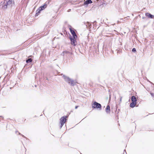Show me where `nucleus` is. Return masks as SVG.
Listing matches in <instances>:
<instances>
[{
    "label": "nucleus",
    "instance_id": "nucleus-1",
    "mask_svg": "<svg viewBox=\"0 0 154 154\" xmlns=\"http://www.w3.org/2000/svg\"><path fill=\"white\" fill-rule=\"evenodd\" d=\"M63 77L65 81L69 84H70L71 86H74L76 85V83L74 82V80L69 77L64 75H63Z\"/></svg>",
    "mask_w": 154,
    "mask_h": 154
},
{
    "label": "nucleus",
    "instance_id": "nucleus-2",
    "mask_svg": "<svg viewBox=\"0 0 154 154\" xmlns=\"http://www.w3.org/2000/svg\"><path fill=\"white\" fill-rule=\"evenodd\" d=\"M14 5V0H8L6 1V2L2 7V9L3 10H5L7 9L8 6L11 7Z\"/></svg>",
    "mask_w": 154,
    "mask_h": 154
},
{
    "label": "nucleus",
    "instance_id": "nucleus-3",
    "mask_svg": "<svg viewBox=\"0 0 154 154\" xmlns=\"http://www.w3.org/2000/svg\"><path fill=\"white\" fill-rule=\"evenodd\" d=\"M68 117L67 116H63L60 119V128H61L64 125V124L66 122L67 118Z\"/></svg>",
    "mask_w": 154,
    "mask_h": 154
},
{
    "label": "nucleus",
    "instance_id": "nucleus-4",
    "mask_svg": "<svg viewBox=\"0 0 154 154\" xmlns=\"http://www.w3.org/2000/svg\"><path fill=\"white\" fill-rule=\"evenodd\" d=\"M92 107L93 109H97L101 110L102 106L101 104L96 101H94L92 105Z\"/></svg>",
    "mask_w": 154,
    "mask_h": 154
},
{
    "label": "nucleus",
    "instance_id": "nucleus-5",
    "mask_svg": "<svg viewBox=\"0 0 154 154\" xmlns=\"http://www.w3.org/2000/svg\"><path fill=\"white\" fill-rule=\"evenodd\" d=\"M69 38L71 41V45L74 46H75L76 45V39L77 37H72V36L70 35L69 37Z\"/></svg>",
    "mask_w": 154,
    "mask_h": 154
},
{
    "label": "nucleus",
    "instance_id": "nucleus-6",
    "mask_svg": "<svg viewBox=\"0 0 154 154\" xmlns=\"http://www.w3.org/2000/svg\"><path fill=\"white\" fill-rule=\"evenodd\" d=\"M49 3V2H47L45 3L44 4V5L40 7L39 8L42 11L45 9L47 6V5Z\"/></svg>",
    "mask_w": 154,
    "mask_h": 154
},
{
    "label": "nucleus",
    "instance_id": "nucleus-7",
    "mask_svg": "<svg viewBox=\"0 0 154 154\" xmlns=\"http://www.w3.org/2000/svg\"><path fill=\"white\" fill-rule=\"evenodd\" d=\"M70 27L69 28V29L72 35V37H77V36L75 33V31L71 28V26H70Z\"/></svg>",
    "mask_w": 154,
    "mask_h": 154
},
{
    "label": "nucleus",
    "instance_id": "nucleus-8",
    "mask_svg": "<svg viewBox=\"0 0 154 154\" xmlns=\"http://www.w3.org/2000/svg\"><path fill=\"white\" fill-rule=\"evenodd\" d=\"M145 15L147 17L149 18L153 19L154 18V15L149 13H146Z\"/></svg>",
    "mask_w": 154,
    "mask_h": 154
},
{
    "label": "nucleus",
    "instance_id": "nucleus-9",
    "mask_svg": "<svg viewBox=\"0 0 154 154\" xmlns=\"http://www.w3.org/2000/svg\"><path fill=\"white\" fill-rule=\"evenodd\" d=\"M132 102L137 103V100L135 96H133L131 98Z\"/></svg>",
    "mask_w": 154,
    "mask_h": 154
},
{
    "label": "nucleus",
    "instance_id": "nucleus-10",
    "mask_svg": "<svg viewBox=\"0 0 154 154\" xmlns=\"http://www.w3.org/2000/svg\"><path fill=\"white\" fill-rule=\"evenodd\" d=\"M92 2L91 0H87L85 1L84 3V5H87L89 4L92 3Z\"/></svg>",
    "mask_w": 154,
    "mask_h": 154
},
{
    "label": "nucleus",
    "instance_id": "nucleus-11",
    "mask_svg": "<svg viewBox=\"0 0 154 154\" xmlns=\"http://www.w3.org/2000/svg\"><path fill=\"white\" fill-rule=\"evenodd\" d=\"M106 112L107 113H109L110 112V107L109 105H107L106 109Z\"/></svg>",
    "mask_w": 154,
    "mask_h": 154
},
{
    "label": "nucleus",
    "instance_id": "nucleus-12",
    "mask_svg": "<svg viewBox=\"0 0 154 154\" xmlns=\"http://www.w3.org/2000/svg\"><path fill=\"white\" fill-rule=\"evenodd\" d=\"M41 11H42L40 9V8H38L36 11V13L35 14V16L36 17L38 16L40 13Z\"/></svg>",
    "mask_w": 154,
    "mask_h": 154
},
{
    "label": "nucleus",
    "instance_id": "nucleus-13",
    "mask_svg": "<svg viewBox=\"0 0 154 154\" xmlns=\"http://www.w3.org/2000/svg\"><path fill=\"white\" fill-rule=\"evenodd\" d=\"M136 103H136L132 102L130 104V106L131 108H133L135 106Z\"/></svg>",
    "mask_w": 154,
    "mask_h": 154
},
{
    "label": "nucleus",
    "instance_id": "nucleus-14",
    "mask_svg": "<svg viewBox=\"0 0 154 154\" xmlns=\"http://www.w3.org/2000/svg\"><path fill=\"white\" fill-rule=\"evenodd\" d=\"M32 59L31 58H29L26 59V61L27 63H29L32 62Z\"/></svg>",
    "mask_w": 154,
    "mask_h": 154
},
{
    "label": "nucleus",
    "instance_id": "nucleus-15",
    "mask_svg": "<svg viewBox=\"0 0 154 154\" xmlns=\"http://www.w3.org/2000/svg\"><path fill=\"white\" fill-rule=\"evenodd\" d=\"M84 23L85 24V25L87 27L88 26H90L91 25V24H90L88 22H87L86 23Z\"/></svg>",
    "mask_w": 154,
    "mask_h": 154
},
{
    "label": "nucleus",
    "instance_id": "nucleus-16",
    "mask_svg": "<svg viewBox=\"0 0 154 154\" xmlns=\"http://www.w3.org/2000/svg\"><path fill=\"white\" fill-rule=\"evenodd\" d=\"M132 51L133 52L135 53L136 52V50L135 48H133L132 50Z\"/></svg>",
    "mask_w": 154,
    "mask_h": 154
},
{
    "label": "nucleus",
    "instance_id": "nucleus-17",
    "mask_svg": "<svg viewBox=\"0 0 154 154\" xmlns=\"http://www.w3.org/2000/svg\"><path fill=\"white\" fill-rule=\"evenodd\" d=\"M64 53H65V55L70 53V52L67 51H64Z\"/></svg>",
    "mask_w": 154,
    "mask_h": 154
},
{
    "label": "nucleus",
    "instance_id": "nucleus-18",
    "mask_svg": "<svg viewBox=\"0 0 154 154\" xmlns=\"http://www.w3.org/2000/svg\"><path fill=\"white\" fill-rule=\"evenodd\" d=\"M150 94L151 95V96L153 97H154V93H151V92L150 93Z\"/></svg>",
    "mask_w": 154,
    "mask_h": 154
},
{
    "label": "nucleus",
    "instance_id": "nucleus-19",
    "mask_svg": "<svg viewBox=\"0 0 154 154\" xmlns=\"http://www.w3.org/2000/svg\"><path fill=\"white\" fill-rule=\"evenodd\" d=\"M109 94V101H110L111 100V94L110 93Z\"/></svg>",
    "mask_w": 154,
    "mask_h": 154
},
{
    "label": "nucleus",
    "instance_id": "nucleus-20",
    "mask_svg": "<svg viewBox=\"0 0 154 154\" xmlns=\"http://www.w3.org/2000/svg\"><path fill=\"white\" fill-rule=\"evenodd\" d=\"M61 55L63 56H64L65 55V53H64V51L61 53Z\"/></svg>",
    "mask_w": 154,
    "mask_h": 154
},
{
    "label": "nucleus",
    "instance_id": "nucleus-21",
    "mask_svg": "<svg viewBox=\"0 0 154 154\" xmlns=\"http://www.w3.org/2000/svg\"><path fill=\"white\" fill-rule=\"evenodd\" d=\"M122 97H120V100H119V101H120V102H119V103H121V101H122Z\"/></svg>",
    "mask_w": 154,
    "mask_h": 154
},
{
    "label": "nucleus",
    "instance_id": "nucleus-22",
    "mask_svg": "<svg viewBox=\"0 0 154 154\" xmlns=\"http://www.w3.org/2000/svg\"><path fill=\"white\" fill-rule=\"evenodd\" d=\"M129 17L128 16V17H125V18H124V19L125 20H124V21H125V20H127V17Z\"/></svg>",
    "mask_w": 154,
    "mask_h": 154
},
{
    "label": "nucleus",
    "instance_id": "nucleus-23",
    "mask_svg": "<svg viewBox=\"0 0 154 154\" xmlns=\"http://www.w3.org/2000/svg\"><path fill=\"white\" fill-rule=\"evenodd\" d=\"M21 136H22L23 137L25 138H26V137H25L22 134H21Z\"/></svg>",
    "mask_w": 154,
    "mask_h": 154
},
{
    "label": "nucleus",
    "instance_id": "nucleus-24",
    "mask_svg": "<svg viewBox=\"0 0 154 154\" xmlns=\"http://www.w3.org/2000/svg\"><path fill=\"white\" fill-rule=\"evenodd\" d=\"M79 106H75V109H77L78 108V107Z\"/></svg>",
    "mask_w": 154,
    "mask_h": 154
},
{
    "label": "nucleus",
    "instance_id": "nucleus-25",
    "mask_svg": "<svg viewBox=\"0 0 154 154\" xmlns=\"http://www.w3.org/2000/svg\"><path fill=\"white\" fill-rule=\"evenodd\" d=\"M18 134H19L20 135H21V134H22L20 133L19 132H18Z\"/></svg>",
    "mask_w": 154,
    "mask_h": 154
},
{
    "label": "nucleus",
    "instance_id": "nucleus-26",
    "mask_svg": "<svg viewBox=\"0 0 154 154\" xmlns=\"http://www.w3.org/2000/svg\"><path fill=\"white\" fill-rule=\"evenodd\" d=\"M17 132H18V131H15V133H16V134Z\"/></svg>",
    "mask_w": 154,
    "mask_h": 154
},
{
    "label": "nucleus",
    "instance_id": "nucleus-27",
    "mask_svg": "<svg viewBox=\"0 0 154 154\" xmlns=\"http://www.w3.org/2000/svg\"><path fill=\"white\" fill-rule=\"evenodd\" d=\"M70 10H71V9H69L68 10V12H69L70 11Z\"/></svg>",
    "mask_w": 154,
    "mask_h": 154
},
{
    "label": "nucleus",
    "instance_id": "nucleus-28",
    "mask_svg": "<svg viewBox=\"0 0 154 154\" xmlns=\"http://www.w3.org/2000/svg\"><path fill=\"white\" fill-rule=\"evenodd\" d=\"M96 22V21H94V22L93 23L94 25V23Z\"/></svg>",
    "mask_w": 154,
    "mask_h": 154
},
{
    "label": "nucleus",
    "instance_id": "nucleus-29",
    "mask_svg": "<svg viewBox=\"0 0 154 154\" xmlns=\"http://www.w3.org/2000/svg\"><path fill=\"white\" fill-rule=\"evenodd\" d=\"M3 118V117L2 116H0V118Z\"/></svg>",
    "mask_w": 154,
    "mask_h": 154
},
{
    "label": "nucleus",
    "instance_id": "nucleus-30",
    "mask_svg": "<svg viewBox=\"0 0 154 154\" xmlns=\"http://www.w3.org/2000/svg\"><path fill=\"white\" fill-rule=\"evenodd\" d=\"M145 18V17H142V19H144Z\"/></svg>",
    "mask_w": 154,
    "mask_h": 154
},
{
    "label": "nucleus",
    "instance_id": "nucleus-31",
    "mask_svg": "<svg viewBox=\"0 0 154 154\" xmlns=\"http://www.w3.org/2000/svg\"><path fill=\"white\" fill-rule=\"evenodd\" d=\"M35 87H36L37 85H35Z\"/></svg>",
    "mask_w": 154,
    "mask_h": 154
},
{
    "label": "nucleus",
    "instance_id": "nucleus-32",
    "mask_svg": "<svg viewBox=\"0 0 154 154\" xmlns=\"http://www.w3.org/2000/svg\"><path fill=\"white\" fill-rule=\"evenodd\" d=\"M47 80H48V79L47 78H46V79Z\"/></svg>",
    "mask_w": 154,
    "mask_h": 154
},
{
    "label": "nucleus",
    "instance_id": "nucleus-33",
    "mask_svg": "<svg viewBox=\"0 0 154 154\" xmlns=\"http://www.w3.org/2000/svg\"><path fill=\"white\" fill-rule=\"evenodd\" d=\"M121 20H123V19H121Z\"/></svg>",
    "mask_w": 154,
    "mask_h": 154
}]
</instances>
